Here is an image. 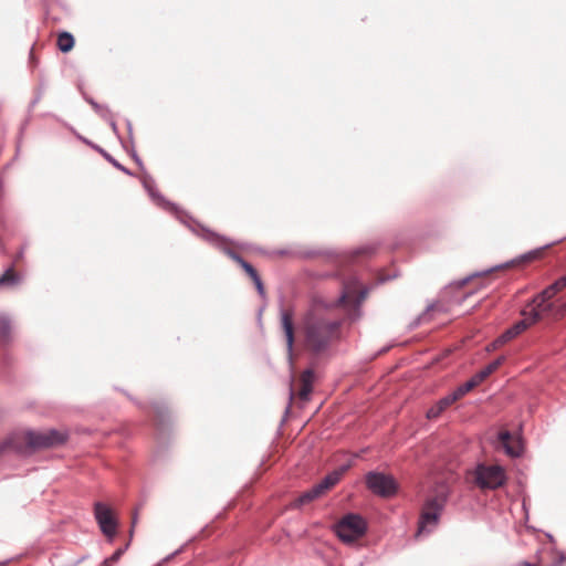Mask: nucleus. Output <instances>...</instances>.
I'll return each instance as SVG.
<instances>
[{
    "mask_svg": "<svg viewBox=\"0 0 566 566\" xmlns=\"http://www.w3.org/2000/svg\"><path fill=\"white\" fill-rule=\"evenodd\" d=\"M326 307L325 303L314 301L303 318L305 347L315 357L327 355L340 334V321L322 313Z\"/></svg>",
    "mask_w": 566,
    "mask_h": 566,
    "instance_id": "1",
    "label": "nucleus"
},
{
    "mask_svg": "<svg viewBox=\"0 0 566 566\" xmlns=\"http://www.w3.org/2000/svg\"><path fill=\"white\" fill-rule=\"evenodd\" d=\"M22 444V458H29L35 452L46 449L59 448L65 444L70 438L67 430L44 429V430H17Z\"/></svg>",
    "mask_w": 566,
    "mask_h": 566,
    "instance_id": "2",
    "label": "nucleus"
},
{
    "mask_svg": "<svg viewBox=\"0 0 566 566\" xmlns=\"http://www.w3.org/2000/svg\"><path fill=\"white\" fill-rule=\"evenodd\" d=\"M448 490L441 486L433 496L427 499L420 514L417 537L429 535L437 527L448 500Z\"/></svg>",
    "mask_w": 566,
    "mask_h": 566,
    "instance_id": "3",
    "label": "nucleus"
},
{
    "mask_svg": "<svg viewBox=\"0 0 566 566\" xmlns=\"http://www.w3.org/2000/svg\"><path fill=\"white\" fill-rule=\"evenodd\" d=\"M474 482L481 490H496L506 482V474L501 465L478 463L474 469Z\"/></svg>",
    "mask_w": 566,
    "mask_h": 566,
    "instance_id": "4",
    "label": "nucleus"
},
{
    "mask_svg": "<svg viewBox=\"0 0 566 566\" xmlns=\"http://www.w3.org/2000/svg\"><path fill=\"white\" fill-rule=\"evenodd\" d=\"M334 531L344 543H353L366 533L367 523L359 514L348 513L335 524Z\"/></svg>",
    "mask_w": 566,
    "mask_h": 566,
    "instance_id": "5",
    "label": "nucleus"
},
{
    "mask_svg": "<svg viewBox=\"0 0 566 566\" xmlns=\"http://www.w3.org/2000/svg\"><path fill=\"white\" fill-rule=\"evenodd\" d=\"M367 489L375 495L389 499L398 492V483L390 474L378 471H369L365 475Z\"/></svg>",
    "mask_w": 566,
    "mask_h": 566,
    "instance_id": "6",
    "label": "nucleus"
},
{
    "mask_svg": "<svg viewBox=\"0 0 566 566\" xmlns=\"http://www.w3.org/2000/svg\"><path fill=\"white\" fill-rule=\"evenodd\" d=\"M94 517L101 528V532L113 542L117 532V520L113 516L112 510L102 502L94 503Z\"/></svg>",
    "mask_w": 566,
    "mask_h": 566,
    "instance_id": "7",
    "label": "nucleus"
},
{
    "mask_svg": "<svg viewBox=\"0 0 566 566\" xmlns=\"http://www.w3.org/2000/svg\"><path fill=\"white\" fill-rule=\"evenodd\" d=\"M552 245V243H548V244H545L541 248H537V249H534V250H531L526 253H523L521 254L520 256H517L516 259H513L509 262H505L503 264H499V265H495V266H492L490 269H486V270H483V271H479V272H475L464 279H462L460 282H459V285L462 286L464 284H467L471 279L473 277H478V276H482V275H486L495 270H499V269H503V268H507L512 264H518V263H522V262H528V261H532L536 258H538L542 253L543 250L549 248Z\"/></svg>",
    "mask_w": 566,
    "mask_h": 566,
    "instance_id": "8",
    "label": "nucleus"
},
{
    "mask_svg": "<svg viewBox=\"0 0 566 566\" xmlns=\"http://www.w3.org/2000/svg\"><path fill=\"white\" fill-rule=\"evenodd\" d=\"M179 210V213L172 212L182 223L187 224L195 233L203 238L206 241L214 244V245H221L226 242V239L218 233L196 223L193 219L187 216L186 212L182 210Z\"/></svg>",
    "mask_w": 566,
    "mask_h": 566,
    "instance_id": "9",
    "label": "nucleus"
},
{
    "mask_svg": "<svg viewBox=\"0 0 566 566\" xmlns=\"http://www.w3.org/2000/svg\"><path fill=\"white\" fill-rule=\"evenodd\" d=\"M143 187L151 198V200L161 209L168 212L179 213L178 207L176 203L167 200L159 191L156 189L155 180L149 175H145L142 179Z\"/></svg>",
    "mask_w": 566,
    "mask_h": 566,
    "instance_id": "10",
    "label": "nucleus"
},
{
    "mask_svg": "<svg viewBox=\"0 0 566 566\" xmlns=\"http://www.w3.org/2000/svg\"><path fill=\"white\" fill-rule=\"evenodd\" d=\"M11 457L22 458V444L20 443L18 431H12L4 440L0 442V461Z\"/></svg>",
    "mask_w": 566,
    "mask_h": 566,
    "instance_id": "11",
    "label": "nucleus"
},
{
    "mask_svg": "<svg viewBox=\"0 0 566 566\" xmlns=\"http://www.w3.org/2000/svg\"><path fill=\"white\" fill-rule=\"evenodd\" d=\"M281 325L284 332L285 340H286V352H287V360L292 365L293 364V347H294V324H293V315L291 312L286 310H281L280 312Z\"/></svg>",
    "mask_w": 566,
    "mask_h": 566,
    "instance_id": "12",
    "label": "nucleus"
},
{
    "mask_svg": "<svg viewBox=\"0 0 566 566\" xmlns=\"http://www.w3.org/2000/svg\"><path fill=\"white\" fill-rule=\"evenodd\" d=\"M527 328L526 319H521L516 322L513 326L507 328L501 336L496 338V340L493 343L494 347H497L500 345L505 344L506 342L513 339L517 335H520L522 332H524Z\"/></svg>",
    "mask_w": 566,
    "mask_h": 566,
    "instance_id": "13",
    "label": "nucleus"
},
{
    "mask_svg": "<svg viewBox=\"0 0 566 566\" xmlns=\"http://www.w3.org/2000/svg\"><path fill=\"white\" fill-rule=\"evenodd\" d=\"M453 402H455L454 397L450 394L446 395L427 410L426 417L429 420L437 419Z\"/></svg>",
    "mask_w": 566,
    "mask_h": 566,
    "instance_id": "14",
    "label": "nucleus"
},
{
    "mask_svg": "<svg viewBox=\"0 0 566 566\" xmlns=\"http://www.w3.org/2000/svg\"><path fill=\"white\" fill-rule=\"evenodd\" d=\"M12 342V321L6 313H0V344L3 346Z\"/></svg>",
    "mask_w": 566,
    "mask_h": 566,
    "instance_id": "15",
    "label": "nucleus"
},
{
    "mask_svg": "<svg viewBox=\"0 0 566 566\" xmlns=\"http://www.w3.org/2000/svg\"><path fill=\"white\" fill-rule=\"evenodd\" d=\"M499 439L502 442L503 449L507 455H510L512 458H518L522 454L523 448L520 442H517L515 444L510 443V439H511L510 431L500 432Z\"/></svg>",
    "mask_w": 566,
    "mask_h": 566,
    "instance_id": "16",
    "label": "nucleus"
},
{
    "mask_svg": "<svg viewBox=\"0 0 566 566\" xmlns=\"http://www.w3.org/2000/svg\"><path fill=\"white\" fill-rule=\"evenodd\" d=\"M504 356L497 357L485 367H483L480 371L473 375L471 378L474 380L476 385L481 384L484 379H486L492 373H494L504 361Z\"/></svg>",
    "mask_w": 566,
    "mask_h": 566,
    "instance_id": "17",
    "label": "nucleus"
},
{
    "mask_svg": "<svg viewBox=\"0 0 566 566\" xmlns=\"http://www.w3.org/2000/svg\"><path fill=\"white\" fill-rule=\"evenodd\" d=\"M78 138L81 140H83L85 144L92 146L94 149H96L109 164H112L115 168H117L118 170L123 171L124 174L128 175V176H133V172L126 168L125 166H123L122 164H119L111 154H108L105 149H103L102 147L97 146V145H93L90 140H87L86 138H83L81 136H78Z\"/></svg>",
    "mask_w": 566,
    "mask_h": 566,
    "instance_id": "18",
    "label": "nucleus"
},
{
    "mask_svg": "<svg viewBox=\"0 0 566 566\" xmlns=\"http://www.w3.org/2000/svg\"><path fill=\"white\" fill-rule=\"evenodd\" d=\"M313 377H314V371L312 369H306L304 370V373L302 374V386H301V389H300V392H298V396L302 400H308L310 399V395L312 392V389H313Z\"/></svg>",
    "mask_w": 566,
    "mask_h": 566,
    "instance_id": "19",
    "label": "nucleus"
},
{
    "mask_svg": "<svg viewBox=\"0 0 566 566\" xmlns=\"http://www.w3.org/2000/svg\"><path fill=\"white\" fill-rule=\"evenodd\" d=\"M324 493L322 492V490L318 488L317 484H315L314 486H312L310 490L303 492L298 499L296 500V505L297 506H302L304 504H307L316 499H318L319 496H322Z\"/></svg>",
    "mask_w": 566,
    "mask_h": 566,
    "instance_id": "20",
    "label": "nucleus"
},
{
    "mask_svg": "<svg viewBox=\"0 0 566 566\" xmlns=\"http://www.w3.org/2000/svg\"><path fill=\"white\" fill-rule=\"evenodd\" d=\"M74 43V36L70 32L63 31L59 34L57 48L62 53L70 52L73 49Z\"/></svg>",
    "mask_w": 566,
    "mask_h": 566,
    "instance_id": "21",
    "label": "nucleus"
},
{
    "mask_svg": "<svg viewBox=\"0 0 566 566\" xmlns=\"http://www.w3.org/2000/svg\"><path fill=\"white\" fill-rule=\"evenodd\" d=\"M565 287H566V280L563 276H560L554 283H552L551 285L545 287L543 291H541V296L553 298L555 294H557Z\"/></svg>",
    "mask_w": 566,
    "mask_h": 566,
    "instance_id": "22",
    "label": "nucleus"
},
{
    "mask_svg": "<svg viewBox=\"0 0 566 566\" xmlns=\"http://www.w3.org/2000/svg\"><path fill=\"white\" fill-rule=\"evenodd\" d=\"M21 282V276L13 271L12 268H9L4 271L2 275H0V285L13 286Z\"/></svg>",
    "mask_w": 566,
    "mask_h": 566,
    "instance_id": "23",
    "label": "nucleus"
},
{
    "mask_svg": "<svg viewBox=\"0 0 566 566\" xmlns=\"http://www.w3.org/2000/svg\"><path fill=\"white\" fill-rule=\"evenodd\" d=\"M478 385L474 382L472 378H470L464 384L460 385L458 388H455L450 395L454 397V400H459L461 397L467 395L469 391H471L474 387Z\"/></svg>",
    "mask_w": 566,
    "mask_h": 566,
    "instance_id": "24",
    "label": "nucleus"
},
{
    "mask_svg": "<svg viewBox=\"0 0 566 566\" xmlns=\"http://www.w3.org/2000/svg\"><path fill=\"white\" fill-rule=\"evenodd\" d=\"M151 407L154 412L156 413L158 422L164 426L166 420L169 419L168 408L164 402H154Z\"/></svg>",
    "mask_w": 566,
    "mask_h": 566,
    "instance_id": "25",
    "label": "nucleus"
},
{
    "mask_svg": "<svg viewBox=\"0 0 566 566\" xmlns=\"http://www.w3.org/2000/svg\"><path fill=\"white\" fill-rule=\"evenodd\" d=\"M338 482H339L338 473H334L332 471L319 483H317V485L322 490V492L325 493L327 490L333 488Z\"/></svg>",
    "mask_w": 566,
    "mask_h": 566,
    "instance_id": "26",
    "label": "nucleus"
},
{
    "mask_svg": "<svg viewBox=\"0 0 566 566\" xmlns=\"http://www.w3.org/2000/svg\"><path fill=\"white\" fill-rule=\"evenodd\" d=\"M521 314L523 316H525L524 319H526V323H527V327L536 324L537 322H539L542 319V316H543V313L539 312V310H536V308H532L530 312H526V310H523L521 312Z\"/></svg>",
    "mask_w": 566,
    "mask_h": 566,
    "instance_id": "27",
    "label": "nucleus"
},
{
    "mask_svg": "<svg viewBox=\"0 0 566 566\" xmlns=\"http://www.w3.org/2000/svg\"><path fill=\"white\" fill-rule=\"evenodd\" d=\"M551 297L541 296V292L537 294V302L534 308L539 310L543 314L549 313L553 311L554 305L549 302Z\"/></svg>",
    "mask_w": 566,
    "mask_h": 566,
    "instance_id": "28",
    "label": "nucleus"
},
{
    "mask_svg": "<svg viewBox=\"0 0 566 566\" xmlns=\"http://www.w3.org/2000/svg\"><path fill=\"white\" fill-rule=\"evenodd\" d=\"M128 544L124 547L117 548L112 556L108 558H105L102 566H109L113 563H116L120 556L124 554V552L127 549Z\"/></svg>",
    "mask_w": 566,
    "mask_h": 566,
    "instance_id": "29",
    "label": "nucleus"
},
{
    "mask_svg": "<svg viewBox=\"0 0 566 566\" xmlns=\"http://www.w3.org/2000/svg\"><path fill=\"white\" fill-rule=\"evenodd\" d=\"M86 101L92 105V107L103 118H107L109 115V109L106 106H102L93 98H86Z\"/></svg>",
    "mask_w": 566,
    "mask_h": 566,
    "instance_id": "30",
    "label": "nucleus"
},
{
    "mask_svg": "<svg viewBox=\"0 0 566 566\" xmlns=\"http://www.w3.org/2000/svg\"><path fill=\"white\" fill-rule=\"evenodd\" d=\"M224 252L233 260L235 261L240 266H242L247 261L235 251L231 249H224Z\"/></svg>",
    "mask_w": 566,
    "mask_h": 566,
    "instance_id": "31",
    "label": "nucleus"
},
{
    "mask_svg": "<svg viewBox=\"0 0 566 566\" xmlns=\"http://www.w3.org/2000/svg\"><path fill=\"white\" fill-rule=\"evenodd\" d=\"M241 268L250 276L251 280L256 279L259 276L258 271L249 262H245Z\"/></svg>",
    "mask_w": 566,
    "mask_h": 566,
    "instance_id": "32",
    "label": "nucleus"
},
{
    "mask_svg": "<svg viewBox=\"0 0 566 566\" xmlns=\"http://www.w3.org/2000/svg\"><path fill=\"white\" fill-rule=\"evenodd\" d=\"M376 244H366L356 250V254H371L376 251Z\"/></svg>",
    "mask_w": 566,
    "mask_h": 566,
    "instance_id": "33",
    "label": "nucleus"
},
{
    "mask_svg": "<svg viewBox=\"0 0 566 566\" xmlns=\"http://www.w3.org/2000/svg\"><path fill=\"white\" fill-rule=\"evenodd\" d=\"M260 297L265 298V290L260 275L252 280Z\"/></svg>",
    "mask_w": 566,
    "mask_h": 566,
    "instance_id": "34",
    "label": "nucleus"
},
{
    "mask_svg": "<svg viewBox=\"0 0 566 566\" xmlns=\"http://www.w3.org/2000/svg\"><path fill=\"white\" fill-rule=\"evenodd\" d=\"M349 297H350L349 286L345 285L344 290L342 291V293L339 294V296L337 298V304H344Z\"/></svg>",
    "mask_w": 566,
    "mask_h": 566,
    "instance_id": "35",
    "label": "nucleus"
},
{
    "mask_svg": "<svg viewBox=\"0 0 566 566\" xmlns=\"http://www.w3.org/2000/svg\"><path fill=\"white\" fill-rule=\"evenodd\" d=\"M433 307H434V305H433V304L428 305V306H427V308H426V311H424L421 315H419V316L417 317V319L413 322L412 326H413V327H416V326L420 325V324H421V322H423V321H424V318H426L427 314H428L431 310H433Z\"/></svg>",
    "mask_w": 566,
    "mask_h": 566,
    "instance_id": "36",
    "label": "nucleus"
},
{
    "mask_svg": "<svg viewBox=\"0 0 566 566\" xmlns=\"http://www.w3.org/2000/svg\"><path fill=\"white\" fill-rule=\"evenodd\" d=\"M367 293H368V289H366V287L360 289V291L358 292V294L355 296V300H354V303L356 306L360 305V303L367 296Z\"/></svg>",
    "mask_w": 566,
    "mask_h": 566,
    "instance_id": "37",
    "label": "nucleus"
},
{
    "mask_svg": "<svg viewBox=\"0 0 566 566\" xmlns=\"http://www.w3.org/2000/svg\"><path fill=\"white\" fill-rule=\"evenodd\" d=\"M350 468V462L342 464L338 469L334 470V473H338V479L340 480L342 475Z\"/></svg>",
    "mask_w": 566,
    "mask_h": 566,
    "instance_id": "38",
    "label": "nucleus"
},
{
    "mask_svg": "<svg viewBox=\"0 0 566 566\" xmlns=\"http://www.w3.org/2000/svg\"><path fill=\"white\" fill-rule=\"evenodd\" d=\"M42 98V92H39L34 98L31 101L30 105H29V108H28V112L31 113L32 109L35 107V105L40 102V99Z\"/></svg>",
    "mask_w": 566,
    "mask_h": 566,
    "instance_id": "39",
    "label": "nucleus"
},
{
    "mask_svg": "<svg viewBox=\"0 0 566 566\" xmlns=\"http://www.w3.org/2000/svg\"><path fill=\"white\" fill-rule=\"evenodd\" d=\"M182 546L180 548H178L177 551H175L174 553L169 554L168 556H166L163 560H161V564H165V563H168L170 559H172L176 555H178L181 551H182Z\"/></svg>",
    "mask_w": 566,
    "mask_h": 566,
    "instance_id": "40",
    "label": "nucleus"
},
{
    "mask_svg": "<svg viewBox=\"0 0 566 566\" xmlns=\"http://www.w3.org/2000/svg\"><path fill=\"white\" fill-rule=\"evenodd\" d=\"M109 123V126L112 127V130L117 134L118 133V128H117V124L114 119L109 118L108 117L106 118Z\"/></svg>",
    "mask_w": 566,
    "mask_h": 566,
    "instance_id": "41",
    "label": "nucleus"
},
{
    "mask_svg": "<svg viewBox=\"0 0 566 566\" xmlns=\"http://www.w3.org/2000/svg\"><path fill=\"white\" fill-rule=\"evenodd\" d=\"M536 302H537V294L527 302L526 306L534 308L536 306Z\"/></svg>",
    "mask_w": 566,
    "mask_h": 566,
    "instance_id": "42",
    "label": "nucleus"
},
{
    "mask_svg": "<svg viewBox=\"0 0 566 566\" xmlns=\"http://www.w3.org/2000/svg\"><path fill=\"white\" fill-rule=\"evenodd\" d=\"M126 126H127L128 135L132 138L133 137V126H132V122L129 119L126 120Z\"/></svg>",
    "mask_w": 566,
    "mask_h": 566,
    "instance_id": "43",
    "label": "nucleus"
},
{
    "mask_svg": "<svg viewBox=\"0 0 566 566\" xmlns=\"http://www.w3.org/2000/svg\"><path fill=\"white\" fill-rule=\"evenodd\" d=\"M133 158L139 167H143V161L135 151L133 153Z\"/></svg>",
    "mask_w": 566,
    "mask_h": 566,
    "instance_id": "44",
    "label": "nucleus"
},
{
    "mask_svg": "<svg viewBox=\"0 0 566 566\" xmlns=\"http://www.w3.org/2000/svg\"><path fill=\"white\" fill-rule=\"evenodd\" d=\"M28 123H29V119H27V120L22 124L20 134H23V132H24V129H25V127H27Z\"/></svg>",
    "mask_w": 566,
    "mask_h": 566,
    "instance_id": "45",
    "label": "nucleus"
},
{
    "mask_svg": "<svg viewBox=\"0 0 566 566\" xmlns=\"http://www.w3.org/2000/svg\"><path fill=\"white\" fill-rule=\"evenodd\" d=\"M23 256V250H21L19 253H18V258H22Z\"/></svg>",
    "mask_w": 566,
    "mask_h": 566,
    "instance_id": "46",
    "label": "nucleus"
},
{
    "mask_svg": "<svg viewBox=\"0 0 566 566\" xmlns=\"http://www.w3.org/2000/svg\"><path fill=\"white\" fill-rule=\"evenodd\" d=\"M559 560H560V562L566 560V557H565V556H560V559H559Z\"/></svg>",
    "mask_w": 566,
    "mask_h": 566,
    "instance_id": "47",
    "label": "nucleus"
}]
</instances>
